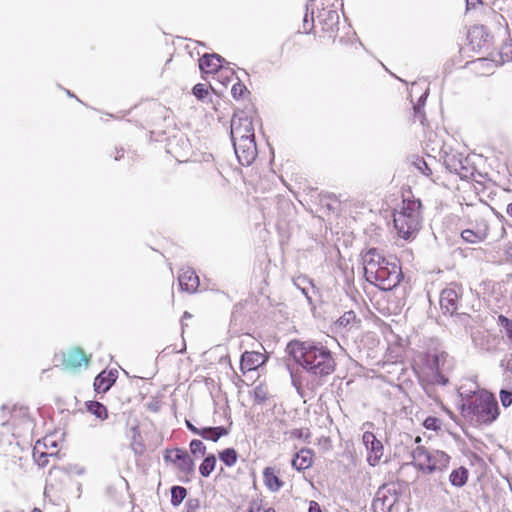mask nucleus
I'll use <instances>...</instances> for the list:
<instances>
[{"mask_svg": "<svg viewBox=\"0 0 512 512\" xmlns=\"http://www.w3.org/2000/svg\"><path fill=\"white\" fill-rule=\"evenodd\" d=\"M263 479H264V484L266 485V487L273 492L280 490V488L284 484L283 481L280 480L276 470L272 467H267L264 470Z\"/></svg>", "mask_w": 512, "mask_h": 512, "instance_id": "obj_26", "label": "nucleus"}, {"mask_svg": "<svg viewBox=\"0 0 512 512\" xmlns=\"http://www.w3.org/2000/svg\"><path fill=\"white\" fill-rule=\"evenodd\" d=\"M232 141L239 163L243 166L251 165L257 157V145L255 138Z\"/></svg>", "mask_w": 512, "mask_h": 512, "instance_id": "obj_14", "label": "nucleus"}, {"mask_svg": "<svg viewBox=\"0 0 512 512\" xmlns=\"http://www.w3.org/2000/svg\"><path fill=\"white\" fill-rule=\"evenodd\" d=\"M411 456L414 464L423 471L440 469L448 459L443 450H412Z\"/></svg>", "mask_w": 512, "mask_h": 512, "instance_id": "obj_9", "label": "nucleus"}, {"mask_svg": "<svg viewBox=\"0 0 512 512\" xmlns=\"http://www.w3.org/2000/svg\"><path fill=\"white\" fill-rule=\"evenodd\" d=\"M468 46L472 51L489 50L493 45V36L484 25L472 26L467 34Z\"/></svg>", "mask_w": 512, "mask_h": 512, "instance_id": "obj_10", "label": "nucleus"}, {"mask_svg": "<svg viewBox=\"0 0 512 512\" xmlns=\"http://www.w3.org/2000/svg\"><path fill=\"white\" fill-rule=\"evenodd\" d=\"M383 456V450H369L367 460L370 465L375 466L380 464Z\"/></svg>", "mask_w": 512, "mask_h": 512, "instance_id": "obj_43", "label": "nucleus"}, {"mask_svg": "<svg viewBox=\"0 0 512 512\" xmlns=\"http://www.w3.org/2000/svg\"><path fill=\"white\" fill-rule=\"evenodd\" d=\"M231 94L235 100H240L247 97L250 92L242 82L237 81L231 88Z\"/></svg>", "mask_w": 512, "mask_h": 512, "instance_id": "obj_33", "label": "nucleus"}, {"mask_svg": "<svg viewBox=\"0 0 512 512\" xmlns=\"http://www.w3.org/2000/svg\"><path fill=\"white\" fill-rule=\"evenodd\" d=\"M510 47H511L510 45H505L504 49H508Z\"/></svg>", "mask_w": 512, "mask_h": 512, "instance_id": "obj_54", "label": "nucleus"}, {"mask_svg": "<svg viewBox=\"0 0 512 512\" xmlns=\"http://www.w3.org/2000/svg\"><path fill=\"white\" fill-rule=\"evenodd\" d=\"M32 512H43L40 508H34Z\"/></svg>", "mask_w": 512, "mask_h": 512, "instance_id": "obj_53", "label": "nucleus"}, {"mask_svg": "<svg viewBox=\"0 0 512 512\" xmlns=\"http://www.w3.org/2000/svg\"><path fill=\"white\" fill-rule=\"evenodd\" d=\"M232 140L255 138L254 113L237 111L231 120Z\"/></svg>", "mask_w": 512, "mask_h": 512, "instance_id": "obj_8", "label": "nucleus"}, {"mask_svg": "<svg viewBox=\"0 0 512 512\" xmlns=\"http://www.w3.org/2000/svg\"><path fill=\"white\" fill-rule=\"evenodd\" d=\"M85 406L87 411L100 421H104L108 418V410L102 403L98 401H87Z\"/></svg>", "mask_w": 512, "mask_h": 512, "instance_id": "obj_28", "label": "nucleus"}, {"mask_svg": "<svg viewBox=\"0 0 512 512\" xmlns=\"http://www.w3.org/2000/svg\"><path fill=\"white\" fill-rule=\"evenodd\" d=\"M33 420L30 417L26 408L14 407L11 411L9 420L3 423L7 430L12 431V434L19 437L23 431L32 427Z\"/></svg>", "mask_w": 512, "mask_h": 512, "instance_id": "obj_11", "label": "nucleus"}, {"mask_svg": "<svg viewBox=\"0 0 512 512\" xmlns=\"http://www.w3.org/2000/svg\"><path fill=\"white\" fill-rule=\"evenodd\" d=\"M248 512H276L273 508L268 507L262 501L256 500L250 503Z\"/></svg>", "mask_w": 512, "mask_h": 512, "instance_id": "obj_37", "label": "nucleus"}, {"mask_svg": "<svg viewBox=\"0 0 512 512\" xmlns=\"http://www.w3.org/2000/svg\"><path fill=\"white\" fill-rule=\"evenodd\" d=\"M219 458L225 465L231 467L237 461L236 450H222L219 453Z\"/></svg>", "mask_w": 512, "mask_h": 512, "instance_id": "obj_36", "label": "nucleus"}, {"mask_svg": "<svg viewBox=\"0 0 512 512\" xmlns=\"http://www.w3.org/2000/svg\"><path fill=\"white\" fill-rule=\"evenodd\" d=\"M187 426L190 430L200 434L206 440L217 441L220 437L227 434V429L224 427H206L201 430H197L191 423L187 421Z\"/></svg>", "mask_w": 512, "mask_h": 512, "instance_id": "obj_24", "label": "nucleus"}, {"mask_svg": "<svg viewBox=\"0 0 512 512\" xmlns=\"http://www.w3.org/2000/svg\"><path fill=\"white\" fill-rule=\"evenodd\" d=\"M164 459L183 475H189L194 470V462L188 450H166Z\"/></svg>", "mask_w": 512, "mask_h": 512, "instance_id": "obj_13", "label": "nucleus"}, {"mask_svg": "<svg viewBox=\"0 0 512 512\" xmlns=\"http://www.w3.org/2000/svg\"><path fill=\"white\" fill-rule=\"evenodd\" d=\"M413 122H419L421 125H426V116L421 105L413 106Z\"/></svg>", "mask_w": 512, "mask_h": 512, "instance_id": "obj_38", "label": "nucleus"}, {"mask_svg": "<svg viewBox=\"0 0 512 512\" xmlns=\"http://www.w3.org/2000/svg\"><path fill=\"white\" fill-rule=\"evenodd\" d=\"M363 444L366 448H383L381 442L371 431H365L363 434Z\"/></svg>", "mask_w": 512, "mask_h": 512, "instance_id": "obj_35", "label": "nucleus"}, {"mask_svg": "<svg viewBox=\"0 0 512 512\" xmlns=\"http://www.w3.org/2000/svg\"><path fill=\"white\" fill-rule=\"evenodd\" d=\"M216 458L214 456L206 457L199 467L200 474L203 477H207L215 469Z\"/></svg>", "mask_w": 512, "mask_h": 512, "instance_id": "obj_34", "label": "nucleus"}, {"mask_svg": "<svg viewBox=\"0 0 512 512\" xmlns=\"http://www.w3.org/2000/svg\"><path fill=\"white\" fill-rule=\"evenodd\" d=\"M421 203L416 200H403L402 208L394 214V227L400 238L410 240L416 237L421 228Z\"/></svg>", "mask_w": 512, "mask_h": 512, "instance_id": "obj_4", "label": "nucleus"}, {"mask_svg": "<svg viewBox=\"0 0 512 512\" xmlns=\"http://www.w3.org/2000/svg\"><path fill=\"white\" fill-rule=\"evenodd\" d=\"M447 356L446 352L433 349L420 354L416 364L431 382L444 385L448 380L441 373V368L444 366Z\"/></svg>", "mask_w": 512, "mask_h": 512, "instance_id": "obj_6", "label": "nucleus"}, {"mask_svg": "<svg viewBox=\"0 0 512 512\" xmlns=\"http://www.w3.org/2000/svg\"><path fill=\"white\" fill-rule=\"evenodd\" d=\"M440 406H441V409H442L443 411H445L446 413H448V414H450V415L452 414V413H451V411H450L449 409H447V408L443 405V403H440Z\"/></svg>", "mask_w": 512, "mask_h": 512, "instance_id": "obj_52", "label": "nucleus"}, {"mask_svg": "<svg viewBox=\"0 0 512 512\" xmlns=\"http://www.w3.org/2000/svg\"><path fill=\"white\" fill-rule=\"evenodd\" d=\"M460 294L461 289L457 285H450L442 291L440 305L445 313L453 315L457 311Z\"/></svg>", "mask_w": 512, "mask_h": 512, "instance_id": "obj_17", "label": "nucleus"}, {"mask_svg": "<svg viewBox=\"0 0 512 512\" xmlns=\"http://www.w3.org/2000/svg\"><path fill=\"white\" fill-rule=\"evenodd\" d=\"M290 347L295 360L308 372L321 377L334 372L336 364L327 347L300 341L292 342Z\"/></svg>", "mask_w": 512, "mask_h": 512, "instance_id": "obj_2", "label": "nucleus"}, {"mask_svg": "<svg viewBox=\"0 0 512 512\" xmlns=\"http://www.w3.org/2000/svg\"><path fill=\"white\" fill-rule=\"evenodd\" d=\"M462 415L477 424H489L499 415L498 403L488 392H480L469 398L463 405Z\"/></svg>", "mask_w": 512, "mask_h": 512, "instance_id": "obj_3", "label": "nucleus"}, {"mask_svg": "<svg viewBox=\"0 0 512 512\" xmlns=\"http://www.w3.org/2000/svg\"><path fill=\"white\" fill-rule=\"evenodd\" d=\"M192 93L198 100H203L206 96H208L209 91L205 84L198 83L193 87Z\"/></svg>", "mask_w": 512, "mask_h": 512, "instance_id": "obj_39", "label": "nucleus"}, {"mask_svg": "<svg viewBox=\"0 0 512 512\" xmlns=\"http://www.w3.org/2000/svg\"><path fill=\"white\" fill-rule=\"evenodd\" d=\"M413 165L415 166V168L421 172L423 175H425L426 177L430 178L434 183L436 184H441L442 182L440 181V178L439 177H433V169L432 167L424 160V158L420 157V156H417L414 160H413Z\"/></svg>", "mask_w": 512, "mask_h": 512, "instance_id": "obj_27", "label": "nucleus"}, {"mask_svg": "<svg viewBox=\"0 0 512 512\" xmlns=\"http://www.w3.org/2000/svg\"><path fill=\"white\" fill-rule=\"evenodd\" d=\"M498 63L488 58H478L467 63V69L475 77H487L495 73Z\"/></svg>", "mask_w": 512, "mask_h": 512, "instance_id": "obj_18", "label": "nucleus"}, {"mask_svg": "<svg viewBox=\"0 0 512 512\" xmlns=\"http://www.w3.org/2000/svg\"><path fill=\"white\" fill-rule=\"evenodd\" d=\"M441 420L436 418V417H433V416H429L427 417L424 422H423V425L426 429L428 430H434V431H437L440 429L441 427Z\"/></svg>", "mask_w": 512, "mask_h": 512, "instance_id": "obj_42", "label": "nucleus"}, {"mask_svg": "<svg viewBox=\"0 0 512 512\" xmlns=\"http://www.w3.org/2000/svg\"><path fill=\"white\" fill-rule=\"evenodd\" d=\"M201 509V503L199 499H189L185 505V512H199Z\"/></svg>", "mask_w": 512, "mask_h": 512, "instance_id": "obj_44", "label": "nucleus"}, {"mask_svg": "<svg viewBox=\"0 0 512 512\" xmlns=\"http://www.w3.org/2000/svg\"><path fill=\"white\" fill-rule=\"evenodd\" d=\"M449 479L452 485L461 487L465 485L468 480V471L465 468L460 467L451 472Z\"/></svg>", "mask_w": 512, "mask_h": 512, "instance_id": "obj_30", "label": "nucleus"}, {"mask_svg": "<svg viewBox=\"0 0 512 512\" xmlns=\"http://www.w3.org/2000/svg\"><path fill=\"white\" fill-rule=\"evenodd\" d=\"M338 0H320L321 9L317 10L314 34L319 38L334 41L338 33L339 15Z\"/></svg>", "mask_w": 512, "mask_h": 512, "instance_id": "obj_5", "label": "nucleus"}, {"mask_svg": "<svg viewBox=\"0 0 512 512\" xmlns=\"http://www.w3.org/2000/svg\"><path fill=\"white\" fill-rule=\"evenodd\" d=\"M507 213L510 217H512V203L508 204L507 206Z\"/></svg>", "mask_w": 512, "mask_h": 512, "instance_id": "obj_51", "label": "nucleus"}, {"mask_svg": "<svg viewBox=\"0 0 512 512\" xmlns=\"http://www.w3.org/2000/svg\"><path fill=\"white\" fill-rule=\"evenodd\" d=\"M446 167L451 173L459 176L462 180L474 178L476 172V168L470 163L467 157H450L446 161Z\"/></svg>", "mask_w": 512, "mask_h": 512, "instance_id": "obj_15", "label": "nucleus"}, {"mask_svg": "<svg viewBox=\"0 0 512 512\" xmlns=\"http://www.w3.org/2000/svg\"><path fill=\"white\" fill-rule=\"evenodd\" d=\"M268 355L260 351H245L241 355L240 370L243 374L257 370L268 361Z\"/></svg>", "mask_w": 512, "mask_h": 512, "instance_id": "obj_16", "label": "nucleus"}, {"mask_svg": "<svg viewBox=\"0 0 512 512\" xmlns=\"http://www.w3.org/2000/svg\"><path fill=\"white\" fill-rule=\"evenodd\" d=\"M313 464V450H299L292 459V465L297 470H305Z\"/></svg>", "mask_w": 512, "mask_h": 512, "instance_id": "obj_25", "label": "nucleus"}, {"mask_svg": "<svg viewBox=\"0 0 512 512\" xmlns=\"http://www.w3.org/2000/svg\"><path fill=\"white\" fill-rule=\"evenodd\" d=\"M178 281L181 289L189 293L196 292L200 285L198 275L190 267L182 268L180 270L178 275Z\"/></svg>", "mask_w": 512, "mask_h": 512, "instance_id": "obj_21", "label": "nucleus"}, {"mask_svg": "<svg viewBox=\"0 0 512 512\" xmlns=\"http://www.w3.org/2000/svg\"><path fill=\"white\" fill-rule=\"evenodd\" d=\"M362 321L353 310L343 313L334 323V328L339 333H349L361 328Z\"/></svg>", "mask_w": 512, "mask_h": 512, "instance_id": "obj_19", "label": "nucleus"}, {"mask_svg": "<svg viewBox=\"0 0 512 512\" xmlns=\"http://www.w3.org/2000/svg\"><path fill=\"white\" fill-rule=\"evenodd\" d=\"M59 452L48 454L42 450H33V458L39 467H46L50 457H58Z\"/></svg>", "mask_w": 512, "mask_h": 512, "instance_id": "obj_31", "label": "nucleus"}, {"mask_svg": "<svg viewBox=\"0 0 512 512\" xmlns=\"http://www.w3.org/2000/svg\"><path fill=\"white\" fill-rule=\"evenodd\" d=\"M54 435H47L43 439V444L46 448H56L57 447V441L54 439Z\"/></svg>", "mask_w": 512, "mask_h": 512, "instance_id": "obj_47", "label": "nucleus"}, {"mask_svg": "<svg viewBox=\"0 0 512 512\" xmlns=\"http://www.w3.org/2000/svg\"><path fill=\"white\" fill-rule=\"evenodd\" d=\"M363 263L366 280L378 288L389 291L400 283V266L388 261L376 248H371L364 254Z\"/></svg>", "mask_w": 512, "mask_h": 512, "instance_id": "obj_1", "label": "nucleus"}, {"mask_svg": "<svg viewBox=\"0 0 512 512\" xmlns=\"http://www.w3.org/2000/svg\"><path fill=\"white\" fill-rule=\"evenodd\" d=\"M489 233L488 224L485 219L480 218L476 220V230L465 229L461 233V237L465 242L468 243H479L484 241Z\"/></svg>", "mask_w": 512, "mask_h": 512, "instance_id": "obj_20", "label": "nucleus"}, {"mask_svg": "<svg viewBox=\"0 0 512 512\" xmlns=\"http://www.w3.org/2000/svg\"><path fill=\"white\" fill-rule=\"evenodd\" d=\"M202 442L200 440H192L190 448H201Z\"/></svg>", "mask_w": 512, "mask_h": 512, "instance_id": "obj_50", "label": "nucleus"}, {"mask_svg": "<svg viewBox=\"0 0 512 512\" xmlns=\"http://www.w3.org/2000/svg\"><path fill=\"white\" fill-rule=\"evenodd\" d=\"M315 24L316 23L313 18V12L311 13V15H309L308 12H306L303 18V31L305 33H310L311 31L314 32Z\"/></svg>", "mask_w": 512, "mask_h": 512, "instance_id": "obj_40", "label": "nucleus"}, {"mask_svg": "<svg viewBox=\"0 0 512 512\" xmlns=\"http://www.w3.org/2000/svg\"><path fill=\"white\" fill-rule=\"evenodd\" d=\"M62 368L68 372L77 373L90 365L92 356L80 347H71L56 356Z\"/></svg>", "mask_w": 512, "mask_h": 512, "instance_id": "obj_7", "label": "nucleus"}, {"mask_svg": "<svg viewBox=\"0 0 512 512\" xmlns=\"http://www.w3.org/2000/svg\"><path fill=\"white\" fill-rule=\"evenodd\" d=\"M500 401L504 407L510 406L512 404V392L507 390H501Z\"/></svg>", "mask_w": 512, "mask_h": 512, "instance_id": "obj_45", "label": "nucleus"}, {"mask_svg": "<svg viewBox=\"0 0 512 512\" xmlns=\"http://www.w3.org/2000/svg\"><path fill=\"white\" fill-rule=\"evenodd\" d=\"M308 512H322V510L320 508V505L317 502L311 501L309 504Z\"/></svg>", "mask_w": 512, "mask_h": 512, "instance_id": "obj_48", "label": "nucleus"}, {"mask_svg": "<svg viewBox=\"0 0 512 512\" xmlns=\"http://www.w3.org/2000/svg\"><path fill=\"white\" fill-rule=\"evenodd\" d=\"M117 378L116 372L110 371H102L99 373L94 380V389L97 393H105L107 392L111 386L115 383Z\"/></svg>", "mask_w": 512, "mask_h": 512, "instance_id": "obj_23", "label": "nucleus"}, {"mask_svg": "<svg viewBox=\"0 0 512 512\" xmlns=\"http://www.w3.org/2000/svg\"><path fill=\"white\" fill-rule=\"evenodd\" d=\"M467 7L475 8L477 4L480 3V0H466Z\"/></svg>", "mask_w": 512, "mask_h": 512, "instance_id": "obj_49", "label": "nucleus"}, {"mask_svg": "<svg viewBox=\"0 0 512 512\" xmlns=\"http://www.w3.org/2000/svg\"><path fill=\"white\" fill-rule=\"evenodd\" d=\"M362 51L359 46L351 45L347 51H345V57L347 60H353L354 56L361 54Z\"/></svg>", "mask_w": 512, "mask_h": 512, "instance_id": "obj_46", "label": "nucleus"}, {"mask_svg": "<svg viewBox=\"0 0 512 512\" xmlns=\"http://www.w3.org/2000/svg\"><path fill=\"white\" fill-rule=\"evenodd\" d=\"M223 58L218 54H204L199 59V68L205 74H218L219 78L233 76L234 72L230 68H224L222 65Z\"/></svg>", "mask_w": 512, "mask_h": 512, "instance_id": "obj_12", "label": "nucleus"}, {"mask_svg": "<svg viewBox=\"0 0 512 512\" xmlns=\"http://www.w3.org/2000/svg\"><path fill=\"white\" fill-rule=\"evenodd\" d=\"M187 496L186 488L182 486H173L171 488V504L179 506Z\"/></svg>", "mask_w": 512, "mask_h": 512, "instance_id": "obj_32", "label": "nucleus"}, {"mask_svg": "<svg viewBox=\"0 0 512 512\" xmlns=\"http://www.w3.org/2000/svg\"><path fill=\"white\" fill-rule=\"evenodd\" d=\"M250 397L254 405H265L273 399V394L265 381L256 383L254 388L250 391Z\"/></svg>", "mask_w": 512, "mask_h": 512, "instance_id": "obj_22", "label": "nucleus"}, {"mask_svg": "<svg viewBox=\"0 0 512 512\" xmlns=\"http://www.w3.org/2000/svg\"><path fill=\"white\" fill-rule=\"evenodd\" d=\"M310 436L311 433L308 427L291 429L284 434L285 440L298 442H306Z\"/></svg>", "mask_w": 512, "mask_h": 512, "instance_id": "obj_29", "label": "nucleus"}, {"mask_svg": "<svg viewBox=\"0 0 512 512\" xmlns=\"http://www.w3.org/2000/svg\"><path fill=\"white\" fill-rule=\"evenodd\" d=\"M498 323L505 329L507 337L512 340V320L504 315H500L498 317Z\"/></svg>", "mask_w": 512, "mask_h": 512, "instance_id": "obj_41", "label": "nucleus"}]
</instances>
